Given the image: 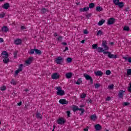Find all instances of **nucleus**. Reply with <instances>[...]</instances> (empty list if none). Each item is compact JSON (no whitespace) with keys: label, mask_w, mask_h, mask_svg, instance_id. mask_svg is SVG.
Wrapping results in <instances>:
<instances>
[{"label":"nucleus","mask_w":131,"mask_h":131,"mask_svg":"<svg viewBox=\"0 0 131 131\" xmlns=\"http://www.w3.org/2000/svg\"><path fill=\"white\" fill-rule=\"evenodd\" d=\"M85 16L87 19H90V17H92V13H89L88 14H86Z\"/></svg>","instance_id":"47"},{"label":"nucleus","mask_w":131,"mask_h":131,"mask_svg":"<svg viewBox=\"0 0 131 131\" xmlns=\"http://www.w3.org/2000/svg\"><path fill=\"white\" fill-rule=\"evenodd\" d=\"M102 47L104 48L105 51L109 50V47L107 46V41L106 40H102Z\"/></svg>","instance_id":"7"},{"label":"nucleus","mask_w":131,"mask_h":131,"mask_svg":"<svg viewBox=\"0 0 131 131\" xmlns=\"http://www.w3.org/2000/svg\"><path fill=\"white\" fill-rule=\"evenodd\" d=\"M98 48V44H93L92 45V49H94V50H97Z\"/></svg>","instance_id":"35"},{"label":"nucleus","mask_w":131,"mask_h":131,"mask_svg":"<svg viewBox=\"0 0 131 131\" xmlns=\"http://www.w3.org/2000/svg\"><path fill=\"white\" fill-rule=\"evenodd\" d=\"M90 118L91 119V120H97L98 117H97V115H96V114L94 115H92L90 117Z\"/></svg>","instance_id":"23"},{"label":"nucleus","mask_w":131,"mask_h":131,"mask_svg":"<svg viewBox=\"0 0 131 131\" xmlns=\"http://www.w3.org/2000/svg\"><path fill=\"white\" fill-rule=\"evenodd\" d=\"M61 45H63V46H66L67 45V42H61Z\"/></svg>","instance_id":"63"},{"label":"nucleus","mask_w":131,"mask_h":131,"mask_svg":"<svg viewBox=\"0 0 131 131\" xmlns=\"http://www.w3.org/2000/svg\"><path fill=\"white\" fill-rule=\"evenodd\" d=\"M105 19H102L100 21H99V23H98V25H99V26H102V24H104V23L105 22Z\"/></svg>","instance_id":"28"},{"label":"nucleus","mask_w":131,"mask_h":131,"mask_svg":"<svg viewBox=\"0 0 131 131\" xmlns=\"http://www.w3.org/2000/svg\"><path fill=\"white\" fill-rule=\"evenodd\" d=\"M23 64H19V67H18V70H19V71H22V70H23Z\"/></svg>","instance_id":"38"},{"label":"nucleus","mask_w":131,"mask_h":131,"mask_svg":"<svg viewBox=\"0 0 131 131\" xmlns=\"http://www.w3.org/2000/svg\"><path fill=\"white\" fill-rule=\"evenodd\" d=\"M55 89L56 91H57L56 94L58 96H64V95H65V91L62 90V87L59 86L56 87Z\"/></svg>","instance_id":"1"},{"label":"nucleus","mask_w":131,"mask_h":131,"mask_svg":"<svg viewBox=\"0 0 131 131\" xmlns=\"http://www.w3.org/2000/svg\"><path fill=\"white\" fill-rule=\"evenodd\" d=\"M96 10L97 11V12H101L103 11V8L101 7L100 6H97L96 8Z\"/></svg>","instance_id":"30"},{"label":"nucleus","mask_w":131,"mask_h":131,"mask_svg":"<svg viewBox=\"0 0 131 131\" xmlns=\"http://www.w3.org/2000/svg\"><path fill=\"white\" fill-rule=\"evenodd\" d=\"M70 108L72 109L73 112L78 111V106L76 105H73L72 106H70Z\"/></svg>","instance_id":"14"},{"label":"nucleus","mask_w":131,"mask_h":131,"mask_svg":"<svg viewBox=\"0 0 131 131\" xmlns=\"http://www.w3.org/2000/svg\"><path fill=\"white\" fill-rule=\"evenodd\" d=\"M2 8H3V9H5V10H8V9L10 8V4L8 3L4 4L2 6Z\"/></svg>","instance_id":"15"},{"label":"nucleus","mask_w":131,"mask_h":131,"mask_svg":"<svg viewBox=\"0 0 131 131\" xmlns=\"http://www.w3.org/2000/svg\"><path fill=\"white\" fill-rule=\"evenodd\" d=\"M84 131H89V126H87L85 128L83 129Z\"/></svg>","instance_id":"58"},{"label":"nucleus","mask_w":131,"mask_h":131,"mask_svg":"<svg viewBox=\"0 0 131 131\" xmlns=\"http://www.w3.org/2000/svg\"><path fill=\"white\" fill-rule=\"evenodd\" d=\"M59 103L61 104V105H68V103H69V101L66 100L65 99H62L59 100Z\"/></svg>","instance_id":"9"},{"label":"nucleus","mask_w":131,"mask_h":131,"mask_svg":"<svg viewBox=\"0 0 131 131\" xmlns=\"http://www.w3.org/2000/svg\"><path fill=\"white\" fill-rule=\"evenodd\" d=\"M2 31L3 32H8L9 31V28L7 26H3L2 28Z\"/></svg>","instance_id":"21"},{"label":"nucleus","mask_w":131,"mask_h":131,"mask_svg":"<svg viewBox=\"0 0 131 131\" xmlns=\"http://www.w3.org/2000/svg\"><path fill=\"white\" fill-rule=\"evenodd\" d=\"M123 59H124L125 61H127L128 63H131V57H127L125 56H123Z\"/></svg>","instance_id":"24"},{"label":"nucleus","mask_w":131,"mask_h":131,"mask_svg":"<svg viewBox=\"0 0 131 131\" xmlns=\"http://www.w3.org/2000/svg\"><path fill=\"white\" fill-rule=\"evenodd\" d=\"M68 50H69L68 47H66L64 50H63V52H66V51H68Z\"/></svg>","instance_id":"61"},{"label":"nucleus","mask_w":131,"mask_h":131,"mask_svg":"<svg viewBox=\"0 0 131 131\" xmlns=\"http://www.w3.org/2000/svg\"><path fill=\"white\" fill-rule=\"evenodd\" d=\"M85 97H86V94H85V93H82V95H81L80 96V98L81 99H84Z\"/></svg>","instance_id":"44"},{"label":"nucleus","mask_w":131,"mask_h":131,"mask_svg":"<svg viewBox=\"0 0 131 131\" xmlns=\"http://www.w3.org/2000/svg\"><path fill=\"white\" fill-rule=\"evenodd\" d=\"M41 13H42V14H45L46 13H48L49 12V10H48L47 9H46V8H42L41 10Z\"/></svg>","instance_id":"31"},{"label":"nucleus","mask_w":131,"mask_h":131,"mask_svg":"<svg viewBox=\"0 0 131 131\" xmlns=\"http://www.w3.org/2000/svg\"><path fill=\"white\" fill-rule=\"evenodd\" d=\"M81 82H82V81L81 80V78H79L78 79L77 82H76V84L79 85L80 84V83H81Z\"/></svg>","instance_id":"34"},{"label":"nucleus","mask_w":131,"mask_h":131,"mask_svg":"<svg viewBox=\"0 0 131 131\" xmlns=\"http://www.w3.org/2000/svg\"><path fill=\"white\" fill-rule=\"evenodd\" d=\"M95 6H96V4L94 3H91L89 4V9H93V8H95Z\"/></svg>","instance_id":"27"},{"label":"nucleus","mask_w":131,"mask_h":131,"mask_svg":"<svg viewBox=\"0 0 131 131\" xmlns=\"http://www.w3.org/2000/svg\"><path fill=\"white\" fill-rule=\"evenodd\" d=\"M3 62L5 63V64H8V63L10 62V59H9V57L4 58Z\"/></svg>","instance_id":"26"},{"label":"nucleus","mask_w":131,"mask_h":131,"mask_svg":"<svg viewBox=\"0 0 131 131\" xmlns=\"http://www.w3.org/2000/svg\"><path fill=\"white\" fill-rule=\"evenodd\" d=\"M34 52H35V49H31L30 52H29V54H30L31 55H33V54H34Z\"/></svg>","instance_id":"41"},{"label":"nucleus","mask_w":131,"mask_h":131,"mask_svg":"<svg viewBox=\"0 0 131 131\" xmlns=\"http://www.w3.org/2000/svg\"><path fill=\"white\" fill-rule=\"evenodd\" d=\"M17 54H18V51H16L14 52V56L15 59H17Z\"/></svg>","instance_id":"48"},{"label":"nucleus","mask_w":131,"mask_h":131,"mask_svg":"<svg viewBox=\"0 0 131 131\" xmlns=\"http://www.w3.org/2000/svg\"><path fill=\"white\" fill-rule=\"evenodd\" d=\"M128 91L131 93V82L130 83V86L128 88Z\"/></svg>","instance_id":"54"},{"label":"nucleus","mask_w":131,"mask_h":131,"mask_svg":"<svg viewBox=\"0 0 131 131\" xmlns=\"http://www.w3.org/2000/svg\"><path fill=\"white\" fill-rule=\"evenodd\" d=\"M127 75H131V69L127 70Z\"/></svg>","instance_id":"46"},{"label":"nucleus","mask_w":131,"mask_h":131,"mask_svg":"<svg viewBox=\"0 0 131 131\" xmlns=\"http://www.w3.org/2000/svg\"><path fill=\"white\" fill-rule=\"evenodd\" d=\"M114 4L115 6H118L120 9H121L124 7V3L119 2V0H114Z\"/></svg>","instance_id":"2"},{"label":"nucleus","mask_w":131,"mask_h":131,"mask_svg":"<svg viewBox=\"0 0 131 131\" xmlns=\"http://www.w3.org/2000/svg\"><path fill=\"white\" fill-rule=\"evenodd\" d=\"M95 128L96 130H101V129L102 128V126L101 125L97 124L95 125Z\"/></svg>","instance_id":"20"},{"label":"nucleus","mask_w":131,"mask_h":131,"mask_svg":"<svg viewBox=\"0 0 131 131\" xmlns=\"http://www.w3.org/2000/svg\"><path fill=\"white\" fill-rule=\"evenodd\" d=\"M88 100H89V103H90V104H92V103H93V100L92 99L89 98L88 99Z\"/></svg>","instance_id":"62"},{"label":"nucleus","mask_w":131,"mask_h":131,"mask_svg":"<svg viewBox=\"0 0 131 131\" xmlns=\"http://www.w3.org/2000/svg\"><path fill=\"white\" fill-rule=\"evenodd\" d=\"M66 113L67 114L68 117H70V115L71 114V113L70 112V111H67Z\"/></svg>","instance_id":"50"},{"label":"nucleus","mask_w":131,"mask_h":131,"mask_svg":"<svg viewBox=\"0 0 131 131\" xmlns=\"http://www.w3.org/2000/svg\"><path fill=\"white\" fill-rule=\"evenodd\" d=\"M78 111H81V113L80 114V115H82V114H83V113H84V108H78Z\"/></svg>","instance_id":"33"},{"label":"nucleus","mask_w":131,"mask_h":131,"mask_svg":"<svg viewBox=\"0 0 131 131\" xmlns=\"http://www.w3.org/2000/svg\"><path fill=\"white\" fill-rule=\"evenodd\" d=\"M62 38L63 37L62 36H60L58 38H57V40H58V41H61Z\"/></svg>","instance_id":"53"},{"label":"nucleus","mask_w":131,"mask_h":131,"mask_svg":"<svg viewBox=\"0 0 131 131\" xmlns=\"http://www.w3.org/2000/svg\"><path fill=\"white\" fill-rule=\"evenodd\" d=\"M127 131H131V127L130 126H129L128 127V130Z\"/></svg>","instance_id":"64"},{"label":"nucleus","mask_w":131,"mask_h":131,"mask_svg":"<svg viewBox=\"0 0 131 131\" xmlns=\"http://www.w3.org/2000/svg\"><path fill=\"white\" fill-rule=\"evenodd\" d=\"M20 72H21V71L19 70H17L15 71V76H16V75H17L18 74H19V73H20Z\"/></svg>","instance_id":"42"},{"label":"nucleus","mask_w":131,"mask_h":131,"mask_svg":"<svg viewBox=\"0 0 131 131\" xmlns=\"http://www.w3.org/2000/svg\"><path fill=\"white\" fill-rule=\"evenodd\" d=\"M123 93H125V91L120 90L118 96L119 98H123Z\"/></svg>","instance_id":"19"},{"label":"nucleus","mask_w":131,"mask_h":131,"mask_svg":"<svg viewBox=\"0 0 131 131\" xmlns=\"http://www.w3.org/2000/svg\"><path fill=\"white\" fill-rule=\"evenodd\" d=\"M129 10V8L127 7L125 8V9L124 10V11H125V12H128V10Z\"/></svg>","instance_id":"56"},{"label":"nucleus","mask_w":131,"mask_h":131,"mask_svg":"<svg viewBox=\"0 0 131 131\" xmlns=\"http://www.w3.org/2000/svg\"><path fill=\"white\" fill-rule=\"evenodd\" d=\"M35 53L36 54V55H41V51L35 49Z\"/></svg>","instance_id":"29"},{"label":"nucleus","mask_w":131,"mask_h":131,"mask_svg":"<svg viewBox=\"0 0 131 131\" xmlns=\"http://www.w3.org/2000/svg\"><path fill=\"white\" fill-rule=\"evenodd\" d=\"M129 102H124L122 103L123 107H125V106H128L129 105Z\"/></svg>","instance_id":"37"},{"label":"nucleus","mask_w":131,"mask_h":131,"mask_svg":"<svg viewBox=\"0 0 131 131\" xmlns=\"http://www.w3.org/2000/svg\"><path fill=\"white\" fill-rule=\"evenodd\" d=\"M129 27L128 26H125L124 27L123 30L124 31H129Z\"/></svg>","instance_id":"39"},{"label":"nucleus","mask_w":131,"mask_h":131,"mask_svg":"<svg viewBox=\"0 0 131 131\" xmlns=\"http://www.w3.org/2000/svg\"><path fill=\"white\" fill-rule=\"evenodd\" d=\"M18 106H21L22 105V101H20L19 102L17 103Z\"/></svg>","instance_id":"59"},{"label":"nucleus","mask_w":131,"mask_h":131,"mask_svg":"<svg viewBox=\"0 0 131 131\" xmlns=\"http://www.w3.org/2000/svg\"><path fill=\"white\" fill-rule=\"evenodd\" d=\"M110 100H111V97H108L106 99V101H110Z\"/></svg>","instance_id":"60"},{"label":"nucleus","mask_w":131,"mask_h":131,"mask_svg":"<svg viewBox=\"0 0 131 131\" xmlns=\"http://www.w3.org/2000/svg\"><path fill=\"white\" fill-rule=\"evenodd\" d=\"M105 74H106V75H110V74H111V71L109 70H106L105 72Z\"/></svg>","instance_id":"45"},{"label":"nucleus","mask_w":131,"mask_h":131,"mask_svg":"<svg viewBox=\"0 0 131 131\" xmlns=\"http://www.w3.org/2000/svg\"><path fill=\"white\" fill-rule=\"evenodd\" d=\"M83 76L85 77L86 80H90V82L91 84L94 83V80L93 79L92 76H90V75L84 73L83 74Z\"/></svg>","instance_id":"3"},{"label":"nucleus","mask_w":131,"mask_h":131,"mask_svg":"<svg viewBox=\"0 0 131 131\" xmlns=\"http://www.w3.org/2000/svg\"><path fill=\"white\" fill-rule=\"evenodd\" d=\"M72 73L71 72H69V73H67L66 74V77L69 79L70 78H71V77H72Z\"/></svg>","instance_id":"25"},{"label":"nucleus","mask_w":131,"mask_h":131,"mask_svg":"<svg viewBox=\"0 0 131 131\" xmlns=\"http://www.w3.org/2000/svg\"><path fill=\"white\" fill-rule=\"evenodd\" d=\"M1 56L3 59H5L6 58H9V53L7 52L6 51H4L2 53H1Z\"/></svg>","instance_id":"10"},{"label":"nucleus","mask_w":131,"mask_h":131,"mask_svg":"<svg viewBox=\"0 0 131 131\" xmlns=\"http://www.w3.org/2000/svg\"><path fill=\"white\" fill-rule=\"evenodd\" d=\"M100 86H101V85L99 83H96L95 85V89H98Z\"/></svg>","instance_id":"51"},{"label":"nucleus","mask_w":131,"mask_h":131,"mask_svg":"<svg viewBox=\"0 0 131 131\" xmlns=\"http://www.w3.org/2000/svg\"><path fill=\"white\" fill-rule=\"evenodd\" d=\"M20 28L22 30H24V29H26V28H25V27H24V26H21Z\"/></svg>","instance_id":"57"},{"label":"nucleus","mask_w":131,"mask_h":131,"mask_svg":"<svg viewBox=\"0 0 131 131\" xmlns=\"http://www.w3.org/2000/svg\"><path fill=\"white\" fill-rule=\"evenodd\" d=\"M11 84H13V85H16V84H17V82H16V81H15V80H12L11 81Z\"/></svg>","instance_id":"49"},{"label":"nucleus","mask_w":131,"mask_h":131,"mask_svg":"<svg viewBox=\"0 0 131 131\" xmlns=\"http://www.w3.org/2000/svg\"><path fill=\"white\" fill-rule=\"evenodd\" d=\"M94 73H95L96 76H103V73L101 71L94 72Z\"/></svg>","instance_id":"16"},{"label":"nucleus","mask_w":131,"mask_h":131,"mask_svg":"<svg viewBox=\"0 0 131 131\" xmlns=\"http://www.w3.org/2000/svg\"><path fill=\"white\" fill-rule=\"evenodd\" d=\"M96 51L98 52V53H103V54H104V55H106V53L107 51H105V50L103 49V48L102 47H98L97 48V49H96Z\"/></svg>","instance_id":"12"},{"label":"nucleus","mask_w":131,"mask_h":131,"mask_svg":"<svg viewBox=\"0 0 131 131\" xmlns=\"http://www.w3.org/2000/svg\"><path fill=\"white\" fill-rule=\"evenodd\" d=\"M116 19L113 17H111L107 20V25H113L115 23Z\"/></svg>","instance_id":"6"},{"label":"nucleus","mask_w":131,"mask_h":131,"mask_svg":"<svg viewBox=\"0 0 131 131\" xmlns=\"http://www.w3.org/2000/svg\"><path fill=\"white\" fill-rule=\"evenodd\" d=\"M14 43L17 45H21V43H22V40L20 39H17L14 41Z\"/></svg>","instance_id":"22"},{"label":"nucleus","mask_w":131,"mask_h":131,"mask_svg":"<svg viewBox=\"0 0 131 131\" xmlns=\"http://www.w3.org/2000/svg\"><path fill=\"white\" fill-rule=\"evenodd\" d=\"M65 122H66V120L63 118H59L57 120V123L58 124H64Z\"/></svg>","instance_id":"11"},{"label":"nucleus","mask_w":131,"mask_h":131,"mask_svg":"<svg viewBox=\"0 0 131 131\" xmlns=\"http://www.w3.org/2000/svg\"><path fill=\"white\" fill-rule=\"evenodd\" d=\"M5 13H2L0 14V18H4L5 17Z\"/></svg>","instance_id":"55"},{"label":"nucleus","mask_w":131,"mask_h":131,"mask_svg":"<svg viewBox=\"0 0 131 131\" xmlns=\"http://www.w3.org/2000/svg\"><path fill=\"white\" fill-rule=\"evenodd\" d=\"M51 78L52 79H59V78H60V75L57 73H55L52 75Z\"/></svg>","instance_id":"8"},{"label":"nucleus","mask_w":131,"mask_h":131,"mask_svg":"<svg viewBox=\"0 0 131 131\" xmlns=\"http://www.w3.org/2000/svg\"><path fill=\"white\" fill-rule=\"evenodd\" d=\"M71 62H72V58L71 57H68L67 58V62L71 63Z\"/></svg>","instance_id":"36"},{"label":"nucleus","mask_w":131,"mask_h":131,"mask_svg":"<svg viewBox=\"0 0 131 131\" xmlns=\"http://www.w3.org/2000/svg\"><path fill=\"white\" fill-rule=\"evenodd\" d=\"M55 62L58 65H62V63H64V59L62 57L59 56L56 59Z\"/></svg>","instance_id":"4"},{"label":"nucleus","mask_w":131,"mask_h":131,"mask_svg":"<svg viewBox=\"0 0 131 131\" xmlns=\"http://www.w3.org/2000/svg\"><path fill=\"white\" fill-rule=\"evenodd\" d=\"M32 60H33V57H29L28 60L26 61V63L27 65H30L31 63H32Z\"/></svg>","instance_id":"13"},{"label":"nucleus","mask_w":131,"mask_h":131,"mask_svg":"<svg viewBox=\"0 0 131 131\" xmlns=\"http://www.w3.org/2000/svg\"><path fill=\"white\" fill-rule=\"evenodd\" d=\"M83 34H89V31L86 29L83 30Z\"/></svg>","instance_id":"52"},{"label":"nucleus","mask_w":131,"mask_h":131,"mask_svg":"<svg viewBox=\"0 0 131 131\" xmlns=\"http://www.w3.org/2000/svg\"><path fill=\"white\" fill-rule=\"evenodd\" d=\"M0 90L1 91H6V90H7V86H3L1 88Z\"/></svg>","instance_id":"43"},{"label":"nucleus","mask_w":131,"mask_h":131,"mask_svg":"<svg viewBox=\"0 0 131 131\" xmlns=\"http://www.w3.org/2000/svg\"><path fill=\"white\" fill-rule=\"evenodd\" d=\"M90 10V7H84L83 8H80L79 11L80 12H88Z\"/></svg>","instance_id":"18"},{"label":"nucleus","mask_w":131,"mask_h":131,"mask_svg":"<svg viewBox=\"0 0 131 131\" xmlns=\"http://www.w3.org/2000/svg\"><path fill=\"white\" fill-rule=\"evenodd\" d=\"M106 54H108L107 56L108 57V58L110 59H116V58H117V55L112 54L111 52H110L109 51H106V52L105 53V55Z\"/></svg>","instance_id":"5"},{"label":"nucleus","mask_w":131,"mask_h":131,"mask_svg":"<svg viewBox=\"0 0 131 131\" xmlns=\"http://www.w3.org/2000/svg\"><path fill=\"white\" fill-rule=\"evenodd\" d=\"M99 35H104V32L102 30H99L97 33V36H98Z\"/></svg>","instance_id":"32"},{"label":"nucleus","mask_w":131,"mask_h":131,"mask_svg":"<svg viewBox=\"0 0 131 131\" xmlns=\"http://www.w3.org/2000/svg\"><path fill=\"white\" fill-rule=\"evenodd\" d=\"M36 118H37V119H42V115H41V114L38 112H37L36 113Z\"/></svg>","instance_id":"17"},{"label":"nucleus","mask_w":131,"mask_h":131,"mask_svg":"<svg viewBox=\"0 0 131 131\" xmlns=\"http://www.w3.org/2000/svg\"><path fill=\"white\" fill-rule=\"evenodd\" d=\"M114 88V84H112L108 86V90H113Z\"/></svg>","instance_id":"40"}]
</instances>
